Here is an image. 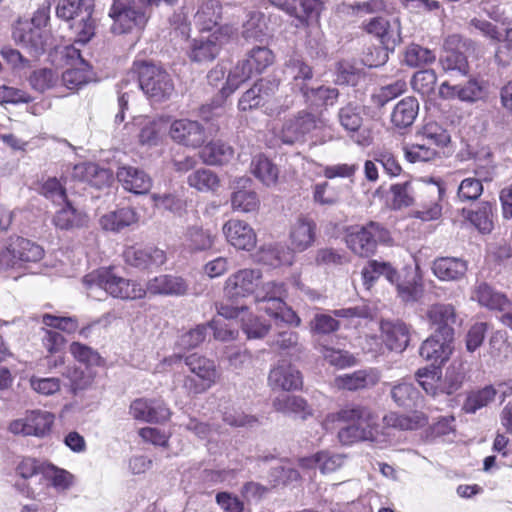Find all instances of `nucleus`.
<instances>
[{"mask_svg": "<svg viewBox=\"0 0 512 512\" xmlns=\"http://www.w3.org/2000/svg\"><path fill=\"white\" fill-rule=\"evenodd\" d=\"M136 89H141L147 97L159 102L172 95L174 84L169 73L161 66L145 61L135 62L133 71L118 85L120 111L116 114V121L124 120V110L127 108L130 93Z\"/></svg>", "mask_w": 512, "mask_h": 512, "instance_id": "nucleus-1", "label": "nucleus"}, {"mask_svg": "<svg viewBox=\"0 0 512 512\" xmlns=\"http://www.w3.org/2000/svg\"><path fill=\"white\" fill-rule=\"evenodd\" d=\"M337 419L348 423L338 431V438L344 445H351L361 441L377 440L380 433L379 416L371 408L350 404L336 414Z\"/></svg>", "mask_w": 512, "mask_h": 512, "instance_id": "nucleus-2", "label": "nucleus"}, {"mask_svg": "<svg viewBox=\"0 0 512 512\" xmlns=\"http://www.w3.org/2000/svg\"><path fill=\"white\" fill-rule=\"evenodd\" d=\"M83 283L92 296L96 290H103L113 298L121 300H138L146 296V290L136 280L118 275L114 269L100 268L83 278Z\"/></svg>", "mask_w": 512, "mask_h": 512, "instance_id": "nucleus-3", "label": "nucleus"}, {"mask_svg": "<svg viewBox=\"0 0 512 512\" xmlns=\"http://www.w3.org/2000/svg\"><path fill=\"white\" fill-rule=\"evenodd\" d=\"M49 20L47 8L38 9L29 20H18L13 28L14 41L36 56L45 50L48 40L46 25Z\"/></svg>", "mask_w": 512, "mask_h": 512, "instance_id": "nucleus-4", "label": "nucleus"}, {"mask_svg": "<svg viewBox=\"0 0 512 512\" xmlns=\"http://www.w3.org/2000/svg\"><path fill=\"white\" fill-rule=\"evenodd\" d=\"M286 291L283 283L274 281L266 282L262 290L256 295L258 310L263 311L276 320H281L290 325L299 326L300 318L283 301Z\"/></svg>", "mask_w": 512, "mask_h": 512, "instance_id": "nucleus-5", "label": "nucleus"}, {"mask_svg": "<svg viewBox=\"0 0 512 512\" xmlns=\"http://www.w3.org/2000/svg\"><path fill=\"white\" fill-rule=\"evenodd\" d=\"M391 240L390 232L374 221L351 227L346 235L348 248L361 257H369L375 253L378 243L389 244Z\"/></svg>", "mask_w": 512, "mask_h": 512, "instance_id": "nucleus-6", "label": "nucleus"}, {"mask_svg": "<svg viewBox=\"0 0 512 512\" xmlns=\"http://www.w3.org/2000/svg\"><path fill=\"white\" fill-rule=\"evenodd\" d=\"M262 283V272L259 269H241L231 274L224 286V293L230 299H238L249 295H257L266 283ZM256 299V296H254Z\"/></svg>", "mask_w": 512, "mask_h": 512, "instance_id": "nucleus-7", "label": "nucleus"}, {"mask_svg": "<svg viewBox=\"0 0 512 512\" xmlns=\"http://www.w3.org/2000/svg\"><path fill=\"white\" fill-rule=\"evenodd\" d=\"M54 423V415L47 411H27L23 416L11 421L8 430L14 435L44 437Z\"/></svg>", "mask_w": 512, "mask_h": 512, "instance_id": "nucleus-8", "label": "nucleus"}, {"mask_svg": "<svg viewBox=\"0 0 512 512\" xmlns=\"http://www.w3.org/2000/svg\"><path fill=\"white\" fill-rule=\"evenodd\" d=\"M109 16L113 20L111 31L114 34H124L134 28H141L147 21L144 11L136 7L135 3L119 2V0L113 1Z\"/></svg>", "mask_w": 512, "mask_h": 512, "instance_id": "nucleus-9", "label": "nucleus"}, {"mask_svg": "<svg viewBox=\"0 0 512 512\" xmlns=\"http://www.w3.org/2000/svg\"><path fill=\"white\" fill-rule=\"evenodd\" d=\"M318 120L310 112L300 111L284 121L278 137L284 144L303 141L305 136L317 128Z\"/></svg>", "mask_w": 512, "mask_h": 512, "instance_id": "nucleus-10", "label": "nucleus"}, {"mask_svg": "<svg viewBox=\"0 0 512 512\" xmlns=\"http://www.w3.org/2000/svg\"><path fill=\"white\" fill-rule=\"evenodd\" d=\"M439 95L444 99H459L464 102H477L488 95L484 81L470 79L464 85H450L444 81L439 87Z\"/></svg>", "mask_w": 512, "mask_h": 512, "instance_id": "nucleus-11", "label": "nucleus"}, {"mask_svg": "<svg viewBox=\"0 0 512 512\" xmlns=\"http://www.w3.org/2000/svg\"><path fill=\"white\" fill-rule=\"evenodd\" d=\"M445 189L440 183L432 181L423 187V199L419 208L413 212V217L422 221L437 220L442 215V198Z\"/></svg>", "mask_w": 512, "mask_h": 512, "instance_id": "nucleus-12", "label": "nucleus"}, {"mask_svg": "<svg viewBox=\"0 0 512 512\" xmlns=\"http://www.w3.org/2000/svg\"><path fill=\"white\" fill-rule=\"evenodd\" d=\"M169 134L176 143L191 148L200 147L206 140L204 127L199 122L189 119L172 122Z\"/></svg>", "mask_w": 512, "mask_h": 512, "instance_id": "nucleus-13", "label": "nucleus"}, {"mask_svg": "<svg viewBox=\"0 0 512 512\" xmlns=\"http://www.w3.org/2000/svg\"><path fill=\"white\" fill-rule=\"evenodd\" d=\"M182 360L183 355L174 354L165 358L164 362L168 365H175ZM184 362L193 374L208 385L212 386L219 377L215 363L206 357L194 353L184 357Z\"/></svg>", "mask_w": 512, "mask_h": 512, "instance_id": "nucleus-14", "label": "nucleus"}, {"mask_svg": "<svg viewBox=\"0 0 512 512\" xmlns=\"http://www.w3.org/2000/svg\"><path fill=\"white\" fill-rule=\"evenodd\" d=\"M364 29L379 38L386 49L393 50L401 41V26L396 18L389 21L384 17H374L365 24Z\"/></svg>", "mask_w": 512, "mask_h": 512, "instance_id": "nucleus-15", "label": "nucleus"}, {"mask_svg": "<svg viewBox=\"0 0 512 512\" xmlns=\"http://www.w3.org/2000/svg\"><path fill=\"white\" fill-rule=\"evenodd\" d=\"M127 264L139 269H152L166 262L165 252L156 247L129 246L124 250Z\"/></svg>", "mask_w": 512, "mask_h": 512, "instance_id": "nucleus-16", "label": "nucleus"}, {"mask_svg": "<svg viewBox=\"0 0 512 512\" xmlns=\"http://www.w3.org/2000/svg\"><path fill=\"white\" fill-rule=\"evenodd\" d=\"M268 382L272 389L283 391L297 390L303 383L299 370L286 360L279 361L270 370Z\"/></svg>", "mask_w": 512, "mask_h": 512, "instance_id": "nucleus-17", "label": "nucleus"}, {"mask_svg": "<svg viewBox=\"0 0 512 512\" xmlns=\"http://www.w3.org/2000/svg\"><path fill=\"white\" fill-rule=\"evenodd\" d=\"M427 318L432 326L435 327V333L446 339H453L454 328L457 316L455 308L451 304L437 303L429 307Z\"/></svg>", "mask_w": 512, "mask_h": 512, "instance_id": "nucleus-18", "label": "nucleus"}, {"mask_svg": "<svg viewBox=\"0 0 512 512\" xmlns=\"http://www.w3.org/2000/svg\"><path fill=\"white\" fill-rule=\"evenodd\" d=\"M131 416L145 422H163L169 419L170 410L161 400L139 398L130 405Z\"/></svg>", "mask_w": 512, "mask_h": 512, "instance_id": "nucleus-19", "label": "nucleus"}, {"mask_svg": "<svg viewBox=\"0 0 512 512\" xmlns=\"http://www.w3.org/2000/svg\"><path fill=\"white\" fill-rule=\"evenodd\" d=\"M274 90H279V81L276 79H261L243 93L238 101V108L241 111L256 108L264 109L265 100Z\"/></svg>", "mask_w": 512, "mask_h": 512, "instance_id": "nucleus-20", "label": "nucleus"}, {"mask_svg": "<svg viewBox=\"0 0 512 512\" xmlns=\"http://www.w3.org/2000/svg\"><path fill=\"white\" fill-rule=\"evenodd\" d=\"M223 233L233 247L250 251L256 245V234L252 227L238 219H231L223 226Z\"/></svg>", "mask_w": 512, "mask_h": 512, "instance_id": "nucleus-21", "label": "nucleus"}, {"mask_svg": "<svg viewBox=\"0 0 512 512\" xmlns=\"http://www.w3.org/2000/svg\"><path fill=\"white\" fill-rule=\"evenodd\" d=\"M383 341L391 351L403 352L410 342V329L401 321L383 320L380 323Z\"/></svg>", "mask_w": 512, "mask_h": 512, "instance_id": "nucleus-22", "label": "nucleus"}, {"mask_svg": "<svg viewBox=\"0 0 512 512\" xmlns=\"http://www.w3.org/2000/svg\"><path fill=\"white\" fill-rule=\"evenodd\" d=\"M47 464L40 463L34 458H23L16 466V474L20 477L15 483V488L26 497H34L36 488L29 480L40 477L43 478V470Z\"/></svg>", "mask_w": 512, "mask_h": 512, "instance_id": "nucleus-23", "label": "nucleus"}, {"mask_svg": "<svg viewBox=\"0 0 512 512\" xmlns=\"http://www.w3.org/2000/svg\"><path fill=\"white\" fill-rule=\"evenodd\" d=\"M116 176L123 188L134 194H146L152 187L151 177L136 167H119Z\"/></svg>", "mask_w": 512, "mask_h": 512, "instance_id": "nucleus-24", "label": "nucleus"}, {"mask_svg": "<svg viewBox=\"0 0 512 512\" xmlns=\"http://www.w3.org/2000/svg\"><path fill=\"white\" fill-rule=\"evenodd\" d=\"M186 281L174 275H159L150 279L146 284V294L162 296H181L187 292Z\"/></svg>", "mask_w": 512, "mask_h": 512, "instance_id": "nucleus-25", "label": "nucleus"}, {"mask_svg": "<svg viewBox=\"0 0 512 512\" xmlns=\"http://www.w3.org/2000/svg\"><path fill=\"white\" fill-rule=\"evenodd\" d=\"M379 380L380 374L378 370L369 368L340 375L335 378V385L340 389L356 391L360 389H369L375 386Z\"/></svg>", "mask_w": 512, "mask_h": 512, "instance_id": "nucleus-26", "label": "nucleus"}, {"mask_svg": "<svg viewBox=\"0 0 512 512\" xmlns=\"http://www.w3.org/2000/svg\"><path fill=\"white\" fill-rule=\"evenodd\" d=\"M236 186L235 190L231 195V205L233 210L250 213L258 210L260 206V200L257 193L252 189H247L250 185L251 180L246 177H240L234 182Z\"/></svg>", "mask_w": 512, "mask_h": 512, "instance_id": "nucleus-27", "label": "nucleus"}, {"mask_svg": "<svg viewBox=\"0 0 512 512\" xmlns=\"http://www.w3.org/2000/svg\"><path fill=\"white\" fill-rule=\"evenodd\" d=\"M316 224L312 219L300 216L292 224L290 229V242L292 250L303 252L315 241Z\"/></svg>", "mask_w": 512, "mask_h": 512, "instance_id": "nucleus-28", "label": "nucleus"}, {"mask_svg": "<svg viewBox=\"0 0 512 512\" xmlns=\"http://www.w3.org/2000/svg\"><path fill=\"white\" fill-rule=\"evenodd\" d=\"M472 300L490 310L504 311L511 306L507 296L485 282L477 283L473 289Z\"/></svg>", "mask_w": 512, "mask_h": 512, "instance_id": "nucleus-29", "label": "nucleus"}, {"mask_svg": "<svg viewBox=\"0 0 512 512\" xmlns=\"http://www.w3.org/2000/svg\"><path fill=\"white\" fill-rule=\"evenodd\" d=\"M451 341L452 339L440 337L435 333L422 343L419 354L425 360L441 365L449 359L452 353Z\"/></svg>", "mask_w": 512, "mask_h": 512, "instance_id": "nucleus-30", "label": "nucleus"}, {"mask_svg": "<svg viewBox=\"0 0 512 512\" xmlns=\"http://www.w3.org/2000/svg\"><path fill=\"white\" fill-rule=\"evenodd\" d=\"M467 262L456 257H440L434 260L432 270L441 281H457L467 272Z\"/></svg>", "mask_w": 512, "mask_h": 512, "instance_id": "nucleus-31", "label": "nucleus"}, {"mask_svg": "<svg viewBox=\"0 0 512 512\" xmlns=\"http://www.w3.org/2000/svg\"><path fill=\"white\" fill-rule=\"evenodd\" d=\"M419 112V103L416 98L408 96L400 100L391 113V122L398 129L410 127Z\"/></svg>", "mask_w": 512, "mask_h": 512, "instance_id": "nucleus-32", "label": "nucleus"}, {"mask_svg": "<svg viewBox=\"0 0 512 512\" xmlns=\"http://www.w3.org/2000/svg\"><path fill=\"white\" fill-rule=\"evenodd\" d=\"M221 48L218 36L213 33L207 37L195 39L191 46L190 58L192 61L203 63L215 59Z\"/></svg>", "mask_w": 512, "mask_h": 512, "instance_id": "nucleus-33", "label": "nucleus"}, {"mask_svg": "<svg viewBox=\"0 0 512 512\" xmlns=\"http://www.w3.org/2000/svg\"><path fill=\"white\" fill-rule=\"evenodd\" d=\"M139 216L133 208L123 207L103 215L100 225L104 230L118 232L138 222Z\"/></svg>", "mask_w": 512, "mask_h": 512, "instance_id": "nucleus-34", "label": "nucleus"}, {"mask_svg": "<svg viewBox=\"0 0 512 512\" xmlns=\"http://www.w3.org/2000/svg\"><path fill=\"white\" fill-rule=\"evenodd\" d=\"M94 0H60L56 7V15L65 21L80 17H89L94 12Z\"/></svg>", "mask_w": 512, "mask_h": 512, "instance_id": "nucleus-35", "label": "nucleus"}, {"mask_svg": "<svg viewBox=\"0 0 512 512\" xmlns=\"http://www.w3.org/2000/svg\"><path fill=\"white\" fill-rule=\"evenodd\" d=\"M199 156L207 165H224L232 160L234 150L224 142L213 141L200 150Z\"/></svg>", "mask_w": 512, "mask_h": 512, "instance_id": "nucleus-36", "label": "nucleus"}, {"mask_svg": "<svg viewBox=\"0 0 512 512\" xmlns=\"http://www.w3.org/2000/svg\"><path fill=\"white\" fill-rule=\"evenodd\" d=\"M390 386V396L400 407L413 408L418 406L420 393L413 383L401 380Z\"/></svg>", "mask_w": 512, "mask_h": 512, "instance_id": "nucleus-37", "label": "nucleus"}, {"mask_svg": "<svg viewBox=\"0 0 512 512\" xmlns=\"http://www.w3.org/2000/svg\"><path fill=\"white\" fill-rule=\"evenodd\" d=\"M252 174L265 186L271 187L277 184L279 169L263 154L253 157L250 165Z\"/></svg>", "mask_w": 512, "mask_h": 512, "instance_id": "nucleus-38", "label": "nucleus"}, {"mask_svg": "<svg viewBox=\"0 0 512 512\" xmlns=\"http://www.w3.org/2000/svg\"><path fill=\"white\" fill-rule=\"evenodd\" d=\"M272 405L277 412L293 414L301 419H306L312 414L306 400L295 395H280L273 400Z\"/></svg>", "mask_w": 512, "mask_h": 512, "instance_id": "nucleus-39", "label": "nucleus"}, {"mask_svg": "<svg viewBox=\"0 0 512 512\" xmlns=\"http://www.w3.org/2000/svg\"><path fill=\"white\" fill-rule=\"evenodd\" d=\"M294 252L283 245H269L263 247L258 254V260L271 267L283 265H292L294 262Z\"/></svg>", "mask_w": 512, "mask_h": 512, "instance_id": "nucleus-40", "label": "nucleus"}, {"mask_svg": "<svg viewBox=\"0 0 512 512\" xmlns=\"http://www.w3.org/2000/svg\"><path fill=\"white\" fill-rule=\"evenodd\" d=\"M344 463V457L339 454L329 452H319L312 457H306L299 460L303 468H318L323 474L331 473L341 467Z\"/></svg>", "mask_w": 512, "mask_h": 512, "instance_id": "nucleus-41", "label": "nucleus"}, {"mask_svg": "<svg viewBox=\"0 0 512 512\" xmlns=\"http://www.w3.org/2000/svg\"><path fill=\"white\" fill-rule=\"evenodd\" d=\"M493 208L491 202H481L475 210H463L469 222L482 234H489L494 227Z\"/></svg>", "mask_w": 512, "mask_h": 512, "instance_id": "nucleus-42", "label": "nucleus"}, {"mask_svg": "<svg viewBox=\"0 0 512 512\" xmlns=\"http://www.w3.org/2000/svg\"><path fill=\"white\" fill-rule=\"evenodd\" d=\"M67 55L70 58L77 57L80 60L82 67L80 68H71L67 69L62 73V83L68 89H78L83 84H86L89 80V66L82 59L80 51L76 48H71L68 50Z\"/></svg>", "mask_w": 512, "mask_h": 512, "instance_id": "nucleus-43", "label": "nucleus"}, {"mask_svg": "<svg viewBox=\"0 0 512 512\" xmlns=\"http://www.w3.org/2000/svg\"><path fill=\"white\" fill-rule=\"evenodd\" d=\"M222 14V7L218 0H206L198 8L194 20L201 30L210 31L215 27Z\"/></svg>", "mask_w": 512, "mask_h": 512, "instance_id": "nucleus-44", "label": "nucleus"}, {"mask_svg": "<svg viewBox=\"0 0 512 512\" xmlns=\"http://www.w3.org/2000/svg\"><path fill=\"white\" fill-rule=\"evenodd\" d=\"M256 74L252 70V65L249 61H239L229 72L226 85L221 89V95L223 98L231 95L239 86L251 79Z\"/></svg>", "mask_w": 512, "mask_h": 512, "instance_id": "nucleus-45", "label": "nucleus"}, {"mask_svg": "<svg viewBox=\"0 0 512 512\" xmlns=\"http://www.w3.org/2000/svg\"><path fill=\"white\" fill-rule=\"evenodd\" d=\"M256 74L252 70V65L249 61H239L229 72L226 85L221 89V95L223 98L231 95L239 86L251 79Z\"/></svg>", "mask_w": 512, "mask_h": 512, "instance_id": "nucleus-46", "label": "nucleus"}, {"mask_svg": "<svg viewBox=\"0 0 512 512\" xmlns=\"http://www.w3.org/2000/svg\"><path fill=\"white\" fill-rule=\"evenodd\" d=\"M383 421L388 427L400 430H414L426 425L427 417L421 412H415L412 415L391 412L384 416Z\"/></svg>", "mask_w": 512, "mask_h": 512, "instance_id": "nucleus-47", "label": "nucleus"}, {"mask_svg": "<svg viewBox=\"0 0 512 512\" xmlns=\"http://www.w3.org/2000/svg\"><path fill=\"white\" fill-rule=\"evenodd\" d=\"M416 380L422 389L433 398L441 395V371L436 367H424L417 370Z\"/></svg>", "mask_w": 512, "mask_h": 512, "instance_id": "nucleus-48", "label": "nucleus"}, {"mask_svg": "<svg viewBox=\"0 0 512 512\" xmlns=\"http://www.w3.org/2000/svg\"><path fill=\"white\" fill-rule=\"evenodd\" d=\"M14 239V251H16L19 266L23 263L38 262L44 256V249L35 242L22 237Z\"/></svg>", "mask_w": 512, "mask_h": 512, "instance_id": "nucleus-49", "label": "nucleus"}, {"mask_svg": "<svg viewBox=\"0 0 512 512\" xmlns=\"http://www.w3.org/2000/svg\"><path fill=\"white\" fill-rule=\"evenodd\" d=\"M61 374L69 381L70 389L74 394L87 389L94 379L93 374L88 368L83 370L75 365L66 366Z\"/></svg>", "mask_w": 512, "mask_h": 512, "instance_id": "nucleus-50", "label": "nucleus"}, {"mask_svg": "<svg viewBox=\"0 0 512 512\" xmlns=\"http://www.w3.org/2000/svg\"><path fill=\"white\" fill-rule=\"evenodd\" d=\"M391 207L394 210H400L409 207L414 203V188L410 181L393 184L390 187Z\"/></svg>", "mask_w": 512, "mask_h": 512, "instance_id": "nucleus-51", "label": "nucleus"}, {"mask_svg": "<svg viewBox=\"0 0 512 512\" xmlns=\"http://www.w3.org/2000/svg\"><path fill=\"white\" fill-rule=\"evenodd\" d=\"M265 17L261 12H251L243 25L242 35L246 40L262 42L267 35Z\"/></svg>", "mask_w": 512, "mask_h": 512, "instance_id": "nucleus-52", "label": "nucleus"}, {"mask_svg": "<svg viewBox=\"0 0 512 512\" xmlns=\"http://www.w3.org/2000/svg\"><path fill=\"white\" fill-rule=\"evenodd\" d=\"M495 396L496 390L493 386H486L481 390L471 392L464 402L463 410L466 413L473 414L491 403Z\"/></svg>", "mask_w": 512, "mask_h": 512, "instance_id": "nucleus-53", "label": "nucleus"}, {"mask_svg": "<svg viewBox=\"0 0 512 512\" xmlns=\"http://www.w3.org/2000/svg\"><path fill=\"white\" fill-rule=\"evenodd\" d=\"M43 478L48 479L59 492L68 490L74 484V476L70 472L50 464L44 467Z\"/></svg>", "mask_w": 512, "mask_h": 512, "instance_id": "nucleus-54", "label": "nucleus"}, {"mask_svg": "<svg viewBox=\"0 0 512 512\" xmlns=\"http://www.w3.org/2000/svg\"><path fill=\"white\" fill-rule=\"evenodd\" d=\"M185 242L191 251L210 249L214 244V236L199 227H191L185 235Z\"/></svg>", "mask_w": 512, "mask_h": 512, "instance_id": "nucleus-55", "label": "nucleus"}, {"mask_svg": "<svg viewBox=\"0 0 512 512\" xmlns=\"http://www.w3.org/2000/svg\"><path fill=\"white\" fill-rule=\"evenodd\" d=\"M437 75L432 69L416 72L411 79L412 89L422 96H429L435 91Z\"/></svg>", "mask_w": 512, "mask_h": 512, "instance_id": "nucleus-56", "label": "nucleus"}, {"mask_svg": "<svg viewBox=\"0 0 512 512\" xmlns=\"http://www.w3.org/2000/svg\"><path fill=\"white\" fill-rule=\"evenodd\" d=\"M435 59L436 55L432 50L418 44L409 45L404 55V61L410 67L431 64Z\"/></svg>", "mask_w": 512, "mask_h": 512, "instance_id": "nucleus-57", "label": "nucleus"}, {"mask_svg": "<svg viewBox=\"0 0 512 512\" xmlns=\"http://www.w3.org/2000/svg\"><path fill=\"white\" fill-rule=\"evenodd\" d=\"M188 183L199 191H214L219 187V178L209 169H199L188 176Z\"/></svg>", "mask_w": 512, "mask_h": 512, "instance_id": "nucleus-58", "label": "nucleus"}, {"mask_svg": "<svg viewBox=\"0 0 512 512\" xmlns=\"http://www.w3.org/2000/svg\"><path fill=\"white\" fill-rule=\"evenodd\" d=\"M273 54L270 49L264 46H257L251 49L244 61H249L252 70L256 75L261 74L273 63Z\"/></svg>", "mask_w": 512, "mask_h": 512, "instance_id": "nucleus-59", "label": "nucleus"}, {"mask_svg": "<svg viewBox=\"0 0 512 512\" xmlns=\"http://www.w3.org/2000/svg\"><path fill=\"white\" fill-rule=\"evenodd\" d=\"M320 353L325 361L339 369H344L356 364V358L345 350L322 346Z\"/></svg>", "mask_w": 512, "mask_h": 512, "instance_id": "nucleus-60", "label": "nucleus"}, {"mask_svg": "<svg viewBox=\"0 0 512 512\" xmlns=\"http://www.w3.org/2000/svg\"><path fill=\"white\" fill-rule=\"evenodd\" d=\"M274 90L265 100L263 112L269 116H279L292 108L294 101L288 95L277 94Z\"/></svg>", "mask_w": 512, "mask_h": 512, "instance_id": "nucleus-61", "label": "nucleus"}, {"mask_svg": "<svg viewBox=\"0 0 512 512\" xmlns=\"http://www.w3.org/2000/svg\"><path fill=\"white\" fill-rule=\"evenodd\" d=\"M300 90L307 100L314 98L316 101H319L322 105L325 106L334 105L339 96L338 89L333 87L321 86L316 89H310L306 86H301Z\"/></svg>", "mask_w": 512, "mask_h": 512, "instance_id": "nucleus-62", "label": "nucleus"}, {"mask_svg": "<svg viewBox=\"0 0 512 512\" xmlns=\"http://www.w3.org/2000/svg\"><path fill=\"white\" fill-rule=\"evenodd\" d=\"M338 117L342 127L349 132L358 131L363 121L360 107L351 103L339 110Z\"/></svg>", "mask_w": 512, "mask_h": 512, "instance_id": "nucleus-63", "label": "nucleus"}, {"mask_svg": "<svg viewBox=\"0 0 512 512\" xmlns=\"http://www.w3.org/2000/svg\"><path fill=\"white\" fill-rule=\"evenodd\" d=\"M421 135L426 144L438 147L446 146L450 141L447 131L436 122H427L421 129Z\"/></svg>", "mask_w": 512, "mask_h": 512, "instance_id": "nucleus-64", "label": "nucleus"}]
</instances>
